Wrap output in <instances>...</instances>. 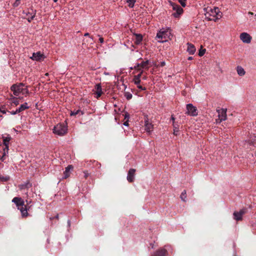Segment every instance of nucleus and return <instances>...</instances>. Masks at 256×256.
<instances>
[{"mask_svg":"<svg viewBox=\"0 0 256 256\" xmlns=\"http://www.w3.org/2000/svg\"><path fill=\"white\" fill-rule=\"evenodd\" d=\"M124 118H129V114L128 113L126 114Z\"/></svg>","mask_w":256,"mask_h":256,"instance_id":"45","label":"nucleus"},{"mask_svg":"<svg viewBox=\"0 0 256 256\" xmlns=\"http://www.w3.org/2000/svg\"><path fill=\"white\" fill-rule=\"evenodd\" d=\"M3 150H4V152H3V154H2V158H4L8 153L9 147H5Z\"/></svg>","mask_w":256,"mask_h":256,"instance_id":"28","label":"nucleus"},{"mask_svg":"<svg viewBox=\"0 0 256 256\" xmlns=\"http://www.w3.org/2000/svg\"><path fill=\"white\" fill-rule=\"evenodd\" d=\"M180 198L184 202H186V190H184L181 194Z\"/></svg>","mask_w":256,"mask_h":256,"instance_id":"26","label":"nucleus"},{"mask_svg":"<svg viewBox=\"0 0 256 256\" xmlns=\"http://www.w3.org/2000/svg\"><path fill=\"white\" fill-rule=\"evenodd\" d=\"M99 42L101 43V44H102L104 42V38L102 37H100L99 38Z\"/></svg>","mask_w":256,"mask_h":256,"instance_id":"40","label":"nucleus"},{"mask_svg":"<svg viewBox=\"0 0 256 256\" xmlns=\"http://www.w3.org/2000/svg\"><path fill=\"white\" fill-rule=\"evenodd\" d=\"M126 2L128 4V6L131 8L134 7V3L136 2L135 0H126Z\"/></svg>","mask_w":256,"mask_h":256,"instance_id":"27","label":"nucleus"},{"mask_svg":"<svg viewBox=\"0 0 256 256\" xmlns=\"http://www.w3.org/2000/svg\"><path fill=\"white\" fill-rule=\"evenodd\" d=\"M171 120H172L173 122L174 123V118L173 116H171Z\"/></svg>","mask_w":256,"mask_h":256,"instance_id":"47","label":"nucleus"},{"mask_svg":"<svg viewBox=\"0 0 256 256\" xmlns=\"http://www.w3.org/2000/svg\"><path fill=\"white\" fill-rule=\"evenodd\" d=\"M26 202L27 204H30L31 200H28H28H26Z\"/></svg>","mask_w":256,"mask_h":256,"instance_id":"43","label":"nucleus"},{"mask_svg":"<svg viewBox=\"0 0 256 256\" xmlns=\"http://www.w3.org/2000/svg\"><path fill=\"white\" fill-rule=\"evenodd\" d=\"M10 102L14 104L15 106H17L19 104V100L18 98H16L12 96V98L10 99Z\"/></svg>","mask_w":256,"mask_h":256,"instance_id":"25","label":"nucleus"},{"mask_svg":"<svg viewBox=\"0 0 256 256\" xmlns=\"http://www.w3.org/2000/svg\"><path fill=\"white\" fill-rule=\"evenodd\" d=\"M0 116H1V115H0Z\"/></svg>","mask_w":256,"mask_h":256,"instance_id":"60","label":"nucleus"},{"mask_svg":"<svg viewBox=\"0 0 256 256\" xmlns=\"http://www.w3.org/2000/svg\"><path fill=\"white\" fill-rule=\"evenodd\" d=\"M142 73V72H141L140 74H138L136 76H135L134 77H136V78H138L140 79Z\"/></svg>","mask_w":256,"mask_h":256,"instance_id":"41","label":"nucleus"},{"mask_svg":"<svg viewBox=\"0 0 256 256\" xmlns=\"http://www.w3.org/2000/svg\"><path fill=\"white\" fill-rule=\"evenodd\" d=\"M133 81H134V84L137 85V84H140V80L134 76Z\"/></svg>","mask_w":256,"mask_h":256,"instance_id":"30","label":"nucleus"},{"mask_svg":"<svg viewBox=\"0 0 256 256\" xmlns=\"http://www.w3.org/2000/svg\"><path fill=\"white\" fill-rule=\"evenodd\" d=\"M24 84H13L10 89L13 92L14 95L19 96L20 94H25L28 93V90L26 88H24Z\"/></svg>","mask_w":256,"mask_h":256,"instance_id":"4","label":"nucleus"},{"mask_svg":"<svg viewBox=\"0 0 256 256\" xmlns=\"http://www.w3.org/2000/svg\"><path fill=\"white\" fill-rule=\"evenodd\" d=\"M166 248H170V246H166Z\"/></svg>","mask_w":256,"mask_h":256,"instance_id":"55","label":"nucleus"},{"mask_svg":"<svg viewBox=\"0 0 256 256\" xmlns=\"http://www.w3.org/2000/svg\"><path fill=\"white\" fill-rule=\"evenodd\" d=\"M104 74L107 75V74H108V73L105 72Z\"/></svg>","mask_w":256,"mask_h":256,"instance_id":"57","label":"nucleus"},{"mask_svg":"<svg viewBox=\"0 0 256 256\" xmlns=\"http://www.w3.org/2000/svg\"><path fill=\"white\" fill-rule=\"evenodd\" d=\"M170 33L168 28H162L156 34V38L159 42H164L168 40Z\"/></svg>","mask_w":256,"mask_h":256,"instance_id":"2","label":"nucleus"},{"mask_svg":"<svg viewBox=\"0 0 256 256\" xmlns=\"http://www.w3.org/2000/svg\"><path fill=\"white\" fill-rule=\"evenodd\" d=\"M12 202L16 204L17 206L24 204V201L20 198H14L12 200Z\"/></svg>","mask_w":256,"mask_h":256,"instance_id":"15","label":"nucleus"},{"mask_svg":"<svg viewBox=\"0 0 256 256\" xmlns=\"http://www.w3.org/2000/svg\"><path fill=\"white\" fill-rule=\"evenodd\" d=\"M188 115L195 116L198 114V112L196 108L192 104H186V112Z\"/></svg>","mask_w":256,"mask_h":256,"instance_id":"5","label":"nucleus"},{"mask_svg":"<svg viewBox=\"0 0 256 256\" xmlns=\"http://www.w3.org/2000/svg\"><path fill=\"white\" fill-rule=\"evenodd\" d=\"M90 36V34H89L88 33V32H87V33L84 34V36Z\"/></svg>","mask_w":256,"mask_h":256,"instance_id":"49","label":"nucleus"},{"mask_svg":"<svg viewBox=\"0 0 256 256\" xmlns=\"http://www.w3.org/2000/svg\"><path fill=\"white\" fill-rule=\"evenodd\" d=\"M28 186H29V184L28 183H26L24 184H23V185H21L20 186V189H22L24 188H28Z\"/></svg>","mask_w":256,"mask_h":256,"instance_id":"37","label":"nucleus"},{"mask_svg":"<svg viewBox=\"0 0 256 256\" xmlns=\"http://www.w3.org/2000/svg\"><path fill=\"white\" fill-rule=\"evenodd\" d=\"M174 135H178V128L174 124Z\"/></svg>","mask_w":256,"mask_h":256,"instance_id":"31","label":"nucleus"},{"mask_svg":"<svg viewBox=\"0 0 256 256\" xmlns=\"http://www.w3.org/2000/svg\"><path fill=\"white\" fill-rule=\"evenodd\" d=\"M0 160H2V161L4 162L5 160V158H4V157L2 158V156Z\"/></svg>","mask_w":256,"mask_h":256,"instance_id":"50","label":"nucleus"},{"mask_svg":"<svg viewBox=\"0 0 256 256\" xmlns=\"http://www.w3.org/2000/svg\"><path fill=\"white\" fill-rule=\"evenodd\" d=\"M205 52H206V50L205 49H200L199 50L198 55L200 56H202L204 55Z\"/></svg>","mask_w":256,"mask_h":256,"instance_id":"32","label":"nucleus"},{"mask_svg":"<svg viewBox=\"0 0 256 256\" xmlns=\"http://www.w3.org/2000/svg\"><path fill=\"white\" fill-rule=\"evenodd\" d=\"M73 167L72 165H68L66 168L64 172V178H66L70 176V172L72 170Z\"/></svg>","mask_w":256,"mask_h":256,"instance_id":"19","label":"nucleus"},{"mask_svg":"<svg viewBox=\"0 0 256 256\" xmlns=\"http://www.w3.org/2000/svg\"><path fill=\"white\" fill-rule=\"evenodd\" d=\"M254 20H256V14L254 15Z\"/></svg>","mask_w":256,"mask_h":256,"instance_id":"54","label":"nucleus"},{"mask_svg":"<svg viewBox=\"0 0 256 256\" xmlns=\"http://www.w3.org/2000/svg\"><path fill=\"white\" fill-rule=\"evenodd\" d=\"M34 16H35V14H30V16H29L28 18V22H31L34 18Z\"/></svg>","mask_w":256,"mask_h":256,"instance_id":"34","label":"nucleus"},{"mask_svg":"<svg viewBox=\"0 0 256 256\" xmlns=\"http://www.w3.org/2000/svg\"><path fill=\"white\" fill-rule=\"evenodd\" d=\"M170 5L173 10L176 11L172 14V16L176 18H178L183 12L182 8L179 5L174 2H170Z\"/></svg>","mask_w":256,"mask_h":256,"instance_id":"7","label":"nucleus"},{"mask_svg":"<svg viewBox=\"0 0 256 256\" xmlns=\"http://www.w3.org/2000/svg\"><path fill=\"white\" fill-rule=\"evenodd\" d=\"M2 138L3 140V144L5 147H9V143L12 140V137L10 135L8 134H6V136L2 134Z\"/></svg>","mask_w":256,"mask_h":256,"instance_id":"12","label":"nucleus"},{"mask_svg":"<svg viewBox=\"0 0 256 256\" xmlns=\"http://www.w3.org/2000/svg\"><path fill=\"white\" fill-rule=\"evenodd\" d=\"M236 71H237L238 74L240 76H243L244 75V74L246 73L244 68H242L240 66H237V68H236Z\"/></svg>","mask_w":256,"mask_h":256,"instance_id":"22","label":"nucleus"},{"mask_svg":"<svg viewBox=\"0 0 256 256\" xmlns=\"http://www.w3.org/2000/svg\"><path fill=\"white\" fill-rule=\"evenodd\" d=\"M246 212L247 209L245 208L240 210L239 212H234L233 214L234 218L237 221L242 220L243 214Z\"/></svg>","mask_w":256,"mask_h":256,"instance_id":"8","label":"nucleus"},{"mask_svg":"<svg viewBox=\"0 0 256 256\" xmlns=\"http://www.w3.org/2000/svg\"><path fill=\"white\" fill-rule=\"evenodd\" d=\"M67 126L64 124H58L53 128V132L60 136L64 135L67 132Z\"/></svg>","mask_w":256,"mask_h":256,"instance_id":"3","label":"nucleus"},{"mask_svg":"<svg viewBox=\"0 0 256 256\" xmlns=\"http://www.w3.org/2000/svg\"><path fill=\"white\" fill-rule=\"evenodd\" d=\"M166 64V63L164 62H160V66H163Z\"/></svg>","mask_w":256,"mask_h":256,"instance_id":"42","label":"nucleus"},{"mask_svg":"<svg viewBox=\"0 0 256 256\" xmlns=\"http://www.w3.org/2000/svg\"><path fill=\"white\" fill-rule=\"evenodd\" d=\"M149 61L148 60L146 61L142 62L140 64H137L136 66H135V68H138L139 66H141L142 68H145L146 66L148 64Z\"/></svg>","mask_w":256,"mask_h":256,"instance_id":"24","label":"nucleus"},{"mask_svg":"<svg viewBox=\"0 0 256 256\" xmlns=\"http://www.w3.org/2000/svg\"><path fill=\"white\" fill-rule=\"evenodd\" d=\"M30 58L34 60L42 61L44 59L45 56L40 52H38L33 53L32 56Z\"/></svg>","mask_w":256,"mask_h":256,"instance_id":"9","label":"nucleus"},{"mask_svg":"<svg viewBox=\"0 0 256 256\" xmlns=\"http://www.w3.org/2000/svg\"><path fill=\"white\" fill-rule=\"evenodd\" d=\"M204 14L206 18L208 20H212L216 22L218 20L222 18V14L217 7L212 8L211 7H206L204 8Z\"/></svg>","mask_w":256,"mask_h":256,"instance_id":"1","label":"nucleus"},{"mask_svg":"<svg viewBox=\"0 0 256 256\" xmlns=\"http://www.w3.org/2000/svg\"><path fill=\"white\" fill-rule=\"evenodd\" d=\"M68 226H70V220H68Z\"/></svg>","mask_w":256,"mask_h":256,"instance_id":"48","label":"nucleus"},{"mask_svg":"<svg viewBox=\"0 0 256 256\" xmlns=\"http://www.w3.org/2000/svg\"><path fill=\"white\" fill-rule=\"evenodd\" d=\"M134 35L136 36L135 44H140L142 40V35L138 34H134Z\"/></svg>","mask_w":256,"mask_h":256,"instance_id":"20","label":"nucleus"},{"mask_svg":"<svg viewBox=\"0 0 256 256\" xmlns=\"http://www.w3.org/2000/svg\"><path fill=\"white\" fill-rule=\"evenodd\" d=\"M24 204L22 206H18V209L20 210L22 215L23 217L26 216L28 214V210L26 207H24Z\"/></svg>","mask_w":256,"mask_h":256,"instance_id":"17","label":"nucleus"},{"mask_svg":"<svg viewBox=\"0 0 256 256\" xmlns=\"http://www.w3.org/2000/svg\"><path fill=\"white\" fill-rule=\"evenodd\" d=\"M20 1H17L16 0V2L13 4V6L14 7H17L20 5Z\"/></svg>","mask_w":256,"mask_h":256,"instance_id":"36","label":"nucleus"},{"mask_svg":"<svg viewBox=\"0 0 256 256\" xmlns=\"http://www.w3.org/2000/svg\"><path fill=\"white\" fill-rule=\"evenodd\" d=\"M216 111L218 113V118L216 120L217 123H220L226 120L227 116L226 108H221L218 110Z\"/></svg>","mask_w":256,"mask_h":256,"instance_id":"6","label":"nucleus"},{"mask_svg":"<svg viewBox=\"0 0 256 256\" xmlns=\"http://www.w3.org/2000/svg\"><path fill=\"white\" fill-rule=\"evenodd\" d=\"M167 253V250L162 248L157 250L152 256H164Z\"/></svg>","mask_w":256,"mask_h":256,"instance_id":"14","label":"nucleus"},{"mask_svg":"<svg viewBox=\"0 0 256 256\" xmlns=\"http://www.w3.org/2000/svg\"><path fill=\"white\" fill-rule=\"evenodd\" d=\"M84 112L80 110H74L70 112V115L71 116H76L77 114H79L80 116L82 115Z\"/></svg>","mask_w":256,"mask_h":256,"instance_id":"23","label":"nucleus"},{"mask_svg":"<svg viewBox=\"0 0 256 256\" xmlns=\"http://www.w3.org/2000/svg\"><path fill=\"white\" fill-rule=\"evenodd\" d=\"M145 130L148 132H150L151 131H152L153 128V126L152 124L151 123L149 122L148 120H146L145 122Z\"/></svg>","mask_w":256,"mask_h":256,"instance_id":"18","label":"nucleus"},{"mask_svg":"<svg viewBox=\"0 0 256 256\" xmlns=\"http://www.w3.org/2000/svg\"><path fill=\"white\" fill-rule=\"evenodd\" d=\"M188 48H187V52L189 53L190 54H193L196 52V49L194 47V46L190 43L187 44Z\"/></svg>","mask_w":256,"mask_h":256,"instance_id":"16","label":"nucleus"},{"mask_svg":"<svg viewBox=\"0 0 256 256\" xmlns=\"http://www.w3.org/2000/svg\"><path fill=\"white\" fill-rule=\"evenodd\" d=\"M186 0H178V2L183 7H184L186 5L185 4Z\"/></svg>","mask_w":256,"mask_h":256,"instance_id":"35","label":"nucleus"},{"mask_svg":"<svg viewBox=\"0 0 256 256\" xmlns=\"http://www.w3.org/2000/svg\"><path fill=\"white\" fill-rule=\"evenodd\" d=\"M96 98H100L102 93V86L100 84H98L95 86Z\"/></svg>","mask_w":256,"mask_h":256,"instance_id":"13","label":"nucleus"},{"mask_svg":"<svg viewBox=\"0 0 256 256\" xmlns=\"http://www.w3.org/2000/svg\"><path fill=\"white\" fill-rule=\"evenodd\" d=\"M29 106H28L27 102H24V104H21L20 106L17 108V112H22L24 110H25L28 108Z\"/></svg>","mask_w":256,"mask_h":256,"instance_id":"21","label":"nucleus"},{"mask_svg":"<svg viewBox=\"0 0 256 256\" xmlns=\"http://www.w3.org/2000/svg\"><path fill=\"white\" fill-rule=\"evenodd\" d=\"M234 256H237L236 255H234Z\"/></svg>","mask_w":256,"mask_h":256,"instance_id":"59","label":"nucleus"},{"mask_svg":"<svg viewBox=\"0 0 256 256\" xmlns=\"http://www.w3.org/2000/svg\"><path fill=\"white\" fill-rule=\"evenodd\" d=\"M248 15H253L254 14L252 12H248Z\"/></svg>","mask_w":256,"mask_h":256,"instance_id":"52","label":"nucleus"},{"mask_svg":"<svg viewBox=\"0 0 256 256\" xmlns=\"http://www.w3.org/2000/svg\"><path fill=\"white\" fill-rule=\"evenodd\" d=\"M58 0H53V1L55 2H57Z\"/></svg>","mask_w":256,"mask_h":256,"instance_id":"53","label":"nucleus"},{"mask_svg":"<svg viewBox=\"0 0 256 256\" xmlns=\"http://www.w3.org/2000/svg\"><path fill=\"white\" fill-rule=\"evenodd\" d=\"M17 1H20V0H16Z\"/></svg>","mask_w":256,"mask_h":256,"instance_id":"58","label":"nucleus"},{"mask_svg":"<svg viewBox=\"0 0 256 256\" xmlns=\"http://www.w3.org/2000/svg\"><path fill=\"white\" fill-rule=\"evenodd\" d=\"M240 38L243 42L249 44L251 42L252 38L248 33L242 32L240 35Z\"/></svg>","mask_w":256,"mask_h":256,"instance_id":"10","label":"nucleus"},{"mask_svg":"<svg viewBox=\"0 0 256 256\" xmlns=\"http://www.w3.org/2000/svg\"><path fill=\"white\" fill-rule=\"evenodd\" d=\"M10 178V177L9 176H0V180L2 182H6Z\"/></svg>","mask_w":256,"mask_h":256,"instance_id":"29","label":"nucleus"},{"mask_svg":"<svg viewBox=\"0 0 256 256\" xmlns=\"http://www.w3.org/2000/svg\"><path fill=\"white\" fill-rule=\"evenodd\" d=\"M137 87L142 90H146L145 88L142 87V86L138 84H137Z\"/></svg>","mask_w":256,"mask_h":256,"instance_id":"38","label":"nucleus"},{"mask_svg":"<svg viewBox=\"0 0 256 256\" xmlns=\"http://www.w3.org/2000/svg\"><path fill=\"white\" fill-rule=\"evenodd\" d=\"M188 59V60H192V56H189Z\"/></svg>","mask_w":256,"mask_h":256,"instance_id":"51","label":"nucleus"},{"mask_svg":"<svg viewBox=\"0 0 256 256\" xmlns=\"http://www.w3.org/2000/svg\"><path fill=\"white\" fill-rule=\"evenodd\" d=\"M124 125L125 126H128V122H126L124 123Z\"/></svg>","mask_w":256,"mask_h":256,"instance_id":"46","label":"nucleus"},{"mask_svg":"<svg viewBox=\"0 0 256 256\" xmlns=\"http://www.w3.org/2000/svg\"><path fill=\"white\" fill-rule=\"evenodd\" d=\"M85 176H86V177H87V176H88V174H85Z\"/></svg>","mask_w":256,"mask_h":256,"instance_id":"56","label":"nucleus"},{"mask_svg":"<svg viewBox=\"0 0 256 256\" xmlns=\"http://www.w3.org/2000/svg\"><path fill=\"white\" fill-rule=\"evenodd\" d=\"M125 96L127 100H130L132 98V94L129 92H127L125 94Z\"/></svg>","mask_w":256,"mask_h":256,"instance_id":"33","label":"nucleus"},{"mask_svg":"<svg viewBox=\"0 0 256 256\" xmlns=\"http://www.w3.org/2000/svg\"><path fill=\"white\" fill-rule=\"evenodd\" d=\"M0 111L2 114H6V111L5 110H2L1 108H0Z\"/></svg>","mask_w":256,"mask_h":256,"instance_id":"44","label":"nucleus"},{"mask_svg":"<svg viewBox=\"0 0 256 256\" xmlns=\"http://www.w3.org/2000/svg\"><path fill=\"white\" fill-rule=\"evenodd\" d=\"M9 112L12 115H14L18 113H19L18 112H17V110H16L15 111Z\"/></svg>","mask_w":256,"mask_h":256,"instance_id":"39","label":"nucleus"},{"mask_svg":"<svg viewBox=\"0 0 256 256\" xmlns=\"http://www.w3.org/2000/svg\"><path fill=\"white\" fill-rule=\"evenodd\" d=\"M136 170L134 168H130L128 174L127 180L129 182H132L134 178Z\"/></svg>","mask_w":256,"mask_h":256,"instance_id":"11","label":"nucleus"}]
</instances>
